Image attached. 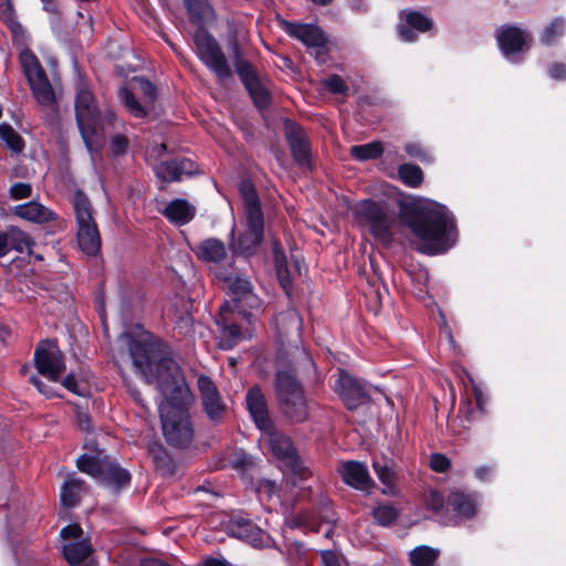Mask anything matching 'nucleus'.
Segmentation results:
<instances>
[{"mask_svg": "<svg viewBox=\"0 0 566 566\" xmlns=\"http://www.w3.org/2000/svg\"><path fill=\"white\" fill-rule=\"evenodd\" d=\"M275 387L283 416L292 423H301L307 420V400L294 373L287 369H279Z\"/></svg>", "mask_w": 566, "mask_h": 566, "instance_id": "39448f33", "label": "nucleus"}, {"mask_svg": "<svg viewBox=\"0 0 566 566\" xmlns=\"http://www.w3.org/2000/svg\"><path fill=\"white\" fill-rule=\"evenodd\" d=\"M193 41L199 59L223 81L231 75L230 65L217 40L203 28H199Z\"/></svg>", "mask_w": 566, "mask_h": 566, "instance_id": "1a4fd4ad", "label": "nucleus"}, {"mask_svg": "<svg viewBox=\"0 0 566 566\" xmlns=\"http://www.w3.org/2000/svg\"><path fill=\"white\" fill-rule=\"evenodd\" d=\"M302 318L295 310H287L275 317L279 340L297 346L302 333Z\"/></svg>", "mask_w": 566, "mask_h": 566, "instance_id": "6ab92c4d", "label": "nucleus"}, {"mask_svg": "<svg viewBox=\"0 0 566 566\" xmlns=\"http://www.w3.org/2000/svg\"><path fill=\"white\" fill-rule=\"evenodd\" d=\"M129 350L136 369L164 396L159 413L166 441L177 448L188 446L193 437L188 413L193 396L180 367L158 339L132 340Z\"/></svg>", "mask_w": 566, "mask_h": 566, "instance_id": "f257e3e1", "label": "nucleus"}, {"mask_svg": "<svg viewBox=\"0 0 566 566\" xmlns=\"http://www.w3.org/2000/svg\"><path fill=\"white\" fill-rule=\"evenodd\" d=\"M32 93L39 104L52 106L55 103V94L46 74L29 81Z\"/></svg>", "mask_w": 566, "mask_h": 566, "instance_id": "f704fd0d", "label": "nucleus"}, {"mask_svg": "<svg viewBox=\"0 0 566 566\" xmlns=\"http://www.w3.org/2000/svg\"><path fill=\"white\" fill-rule=\"evenodd\" d=\"M548 74L554 80L566 78V65L562 63L554 64L549 70Z\"/></svg>", "mask_w": 566, "mask_h": 566, "instance_id": "4d7b16f0", "label": "nucleus"}, {"mask_svg": "<svg viewBox=\"0 0 566 566\" xmlns=\"http://www.w3.org/2000/svg\"><path fill=\"white\" fill-rule=\"evenodd\" d=\"M243 201V231L230 243L233 253L251 256L256 253L264 234V217L254 186L249 180L240 184Z\"/></svg>", "mask_w": 566, "mask_h": 566, "instance_id": "20e7f679", "label": "nucleus"}, {"mask_svg": "<svg viewBox=\"0 0 566 566\" xmlns=\"http://www.w3.org/2000/svg\"><path fill=\"white\" fill-rule=\"evenodd\" d=\"M35 367L50 381H56L65 371L64 355L55 342H41L34 353Z\"/></svg>", "mask_w": 566, "mask_h": 566, "instance_id": "f8f14e48", "label": "nucleus"}, {"mask_svg": "<svg viewBox=\"0 0 566 566\" xmlns=\"http://www.w3.org/2000/svg\"><path fill=\"white\" fill-rule=\"evenodd\" d=\"M405 149L410 156L426 160L427 154L419 144H407Z\"/></svg>", "mask_w": 566, "mask_h": 566, "instance_id": "13d9d810", "label": "nucleus"}, {"mask_svg": "<svg viewBox=\"0 0 566 566\" xmlns=\"http://www.w3.org/2000/svg\"><path fill=\"white\" fill-rule=\"evenodd\" d=\"M335 390L348 409H356L368 402L370 398L368 387L343 369L339 370L338 379L335 381Z\"/></svg>", "mask_w": 566, "mask_h": 566, "instance_id": "4468645a", "label": "nucleus"}, {"mask_svg": "<svg viewBox=\"0 0 566 566\" xmlns=\"http://www.w3.org/2000/svg\"><path fill=\"white\" fill-rule=\"evenodd\" d=\"M284 30L291 36L300 40L308 49L315 51L316 59L324 61L327 39L321 28L314 24L283 22Z\"/></svg>", "mask_w": 566, "mask_h": 566, "instance_id": "2eb2a0df", "label": "nucleus"}, {"mask_svg": "<svg viewBox=\"0 0 566 566\" xmlns=\"http://www.w3.org/2000/svg\"><path fill=\"white\" fill-rule=\"evenodd\" d=\"M401 20L405 21V24L399 25V36L406 42L416 41L415 31L426 32L432 28L431 20L420 12H402Z\"/></svg>", "mask_w": 566, "mask_h": 566, "instance_id": "393cba45", "label": "nucleus"}, {"mask_svg": "<svg viewBox=\"0 0 566 566\" xmlns=\"http://www.w3.org/2000/svg\"><path fill=\"white\" fill-rule=\"evenodd\" d=\"M374 520L381 526L389 525V506L379 505L373 512Z\"/></svg>", "mask_w": 566, "mask_h": 566, "instance_id": "5fc2aeb1", "label": "nucleus"}, {"mask_svg": "<svg viewBox=\"0 0 566 566\" xmlns=\"http://www.w3.org/2000/svg\"><path fill=\"white\" fill-rule=\"evenodd\" d=\"M43 10L50 14L57 15L60 13L56 0H41Z\"/></svg>", "mask_w": 566, "mask_h": 566, "instance_id": "052dcab7", "label": "nucleus"}, {"mask_svg": "<svg viewBox=\"0 0 566 566\" xmlns=\"http://www.w3.org/2000/svg\"><path fill=\"white\" fill-rule=\"evenodd\" d=\"M493 472L492 467H479L475 469V476L481 481H486Z\"/></svg>", "mask_w": 566, "mask_h": 566, "instance_id": "e2e57ef3", "label": "nucleus"}, {"mask_svg": "<svg viewBox=\"0 0 566 566\" xmlns=\"http://www.w3.org/2000/svg\"><path fill=\"white\" fill-rule=\"evenodd\" d=\"M119 97L135 117H144L147 107L156 99V88L146 78L134 77L130 88H120Z\"/></svg>", "mask_w": 566, "mask_h": 566, "instance_id": "9d476101", "label": "nucleus"}, {"mask_svg": "<svg viewBox=\"0 0 566 566\" xmlns=\"http://www.w3.org/2000/svg\"><path fill=\"white\" fill-rule=\"evenodd\" d=\"M373 467L379 480L385 484V486H387L389 482V469L387 461L385 459L379 460L375 458Z\"/></svg>", "mask_w": 566, "mask_h": 566, "instance_id": "603ef678", "label": "nucleus"}, {"mask_svg": "<svg viewBox=\"0 0 566 566\" xmlns=\"http://www.w3.org/2000/svg\"><path fill=\"white\" fill-rule=\"evenodd\" d=\"M254 104L259 108H264L269 104V93L268 91L260 84V82H254L251 85L247 86Z\"/></svg>", "mask_w": 566, "mask_h": 566, "instance_id": "a18cd8bd", "label": "nucleus"}, {"mask_svg": "<svg viewBox=\"0 0 566 566\" xmlns=\"http://www.w3.org/2000/svg\"><path fill=\"white\" fill-rule=\"evenodd\" d=\"M231 49H232V55H233V63L235 66V71L238 75L240 76L243 84L247 86L251 85L254 82H258V77L255 75V72L253 70V66L250 62L244 60L242 57V53L239 46V43L237 40H233L231 42Z\"/></svg>", "mask_w": 566, "mask_h": 566, "instance_id": "72a5a7b5", "label": "nucleus"}, {"mask_svg": "<svg viewBox=\"0 0 566 566\" xmlns=\"http://www.w3.org/2000/svg\"><path fill=\"white\" fill-rule=\"evenodd\" d=\"M443 503H444L443 496L437 491L430 490L424 495L426 506L434 512H438L439 510H441L443 506Z\"/></svg>", "mask_w": 566, "mask_h": 566, "instance_id": "8fccbe9b", "label": "nucleus"}, {"mask_svg": "<svg viewBox=\"0 0 566 566\" xmlns=\"http://www.w3.org/2000/svg\"><path fill=\"white\" fill-rule=\"evenodd\" d=\"M75 115L81 136L90 153H97L105 144L106 134L115 130L120 124L112 111L99 112L92 92L83 84L77 88Z\"/></svg>", "mask_w": 566, "mask_h": 566, "instance_id": "7ed1b4c3", "label": "nucleus"}, {"mask_svg": "<svg viewBox=\"0 0 566 566\" xmlns=\"http://www.w3.org/2000/svg\"><path fill=\"white\" fill-rule=\"evenodd\" d=\"M430 468L439 473H443L449 470L451 463L450 460L442 453H433L429 460Z\"/></svg>", "mask_w": 566, "mask_h": 566, "instance_id": "09e8293b", "label": "nucleus"}, {"mask_svg": "<svg viewBox=\"0 0 566 566\" xmlns=\"http://www.w3.org/2000/svg\"><path fill=\"white\" fill-rule=\"evenodd\" d=\"M350 155L360 161L376 159L384 153L382 144L373 142L364 145H355L349 149Z\"/></svg>", "mask_w": 566, "mask_h": 566, "instance_id": "ea45409f", "label": "nucleus"}, {"mask_svg": "<svg viewBox=\"0 0 566 566\" xmlns=\"http://www.w3.org/2000/svg\"><path fill=\"white\" fill-rule=\"evenodd\" d=\"M565 33V21L560 18H556L548 24L542 33V42L551 45L555 43Z\"/></svg>", "mask_w": 566, "mask_h": 566, "instance_id": "c03bdc74", "label": "nucleus"}, {"mask_svg": "<svg viewBox=\"0 0 566 566\" xmlns=\"http://www.w3.org/2000/svg\"><path fill=\"white\" fill-rule=\"evenodd\" d=\"M262 431L272 454L284 461L292 472L300 475L302 479L306 478V470L302 465L291 439L283 432L276 431L273 426L270 430Z\"/></svg>", "mask_w": 566, "mask_h": 566, "instance_id": "ddd939ff", "label": "nucleus"}, {"mask_svg": "<svg viewBox=\"0 0 566 566\" xmlns=\"http://www.w3.org/2000/svg\"><path fill=\"white\" fill-rule=\"evenodd\" d=\"M34 245V240L15 226H8L0 230V256L9 254L11 251L31 254Z\"/></svg>", "mask_w": 566, "mask_h": 566, "instance_id": "f3484780", "label": "nucleus"}, {"mask_svg": "<svg viewBox=\"0 0 566 566\" xmlns=\"http://www.w3.org/2000/svg\"><path fill=\"white\" fill-rule=\"evenodd\" d=\"M227 528L230 535L244 539L253 546H262L264 544L265 533L247 518H232Z\"/></svg>", "mask_w": 566, "mask_h": 566, "instance_id": "b1692460", "label": "nucleus"}, {"mask_svg": "<svg viewBox=\"0 0 566 566\" xmlns=\"http://www.w3.org/2000/svg\"><path fill=\"white\" fill-rule=\"evenodd\" d=\"M448 504L458 516L463 518L473 517L478 509V502L474 495L461 491H452L448 497Z\"/></svg>", "mask_w": 566, "mask_h": 566, "instance_id": "7c9ffc66", "label": "nucleus"}, {"mask_svg": "<svg viewBox=\"0 0 566 566\" xmlns=\"http://www.w3.org/2000/svg\"><path fill=\"white\" fill-rule=\"evenodd\" d=\"M254 315L252 312L234 311L229 305H221L216 319L220 348L231 349L243 339L250 338Z\"/></svg>", "mask_w": 566, "mask_h": 566, "instance_id": "423d86ee", "label": "nucleus"}, {"mask_svg": "<svg viewBox=\"0 0 566 566\" xmlns=\"http://www.w3.org/2000/svg\"><path fill=\"white\" fill-rule=\"evenodd\" d=\"M193 251L198 259L211 263H220L228 255L224 243L216 238L201 241Z\"/></svg>", "mask_w": 566, "mask_h": 566, "instance_id": "c85d7f7f", "label": "nucleus"}, {"mask_svg": "<svg viewBox=\"0 0 566 566\" xmlns=\"http://www.w3.org/2000/svg\"><path fill=\"white\" fill-rule=\"evenodd\" d=\"M99 480L109 486L119 489L129 483L130 475L126 470L119 468L109 459Z\"/></svg>", "mask_w": 566, "mask_h": 566, "instance_id": "e433bc0d", "label": "nucleus"}, {"mask_svg": "<svg viewBox=\"0 0 566 566\" xmlns=\"http://www.w3.org/2000/svg\"><path fill=\"white\" fill-rule=\"evenodd\" d=\"M261 488L266 491L269 493V495L271 496L272 494H274L276 492V485L274 482H271V481H265Z\"/></svg>", "mask_w": 566, "mask_h": 566, "instance_id": "774afa93", "label": "nucleus"}, {"mask_svg": "<svg viewBox=\"0 0 566 566\" xmlns=\"http://www.w3.org/2000/svg\"><path fill=\"white\" fill-rule=\"evenodd\" d=\"M77 421L80 427L83 430L90 431L91 430V417L85 412H78L77 413Z\"/></svg>", "mask_w": 566, "mask_h": 566, "instance_id": "0e129e2a", "label": "nucleus"}, {"mask_svg": "<svg viewBox=\"0 0 566 566\" xmlns=\"http://www.w3.org/2000/svg\"><path fill=\"white\" fill-rule=\"evenodd\" d=\"M63 386L69 389L72 392H75L77 395H82L77 389V382L75 380V377L70 374L63 379Z\"/></svg>", "mask_w": 566, "mask_h": 566, "instance_id": "680f3d73", "label": "nucleus"}, {"mask_svg": "<svg viewBox=\"0 0 566 566\" xmlns=\"http://www.w3.org/2000/svg\"><path fill=\"white\" fill-rule=\"evenodd\" d=\"M29 35L27 34L25 43L22 45H15L19 49V59L23 72L28 78V82L42 76L45 74L39 59L35 54L28 48Z\"/></svg>", "mask_w": 566, "mask_h": 566, "instance_id": "2f4dec72", "label": "nucleus"}, {"mask_svg": "<svg viewBox=\"0 0 566 566\" xmlns=\"http://www.w3.org/2000/svg\"><path fill=\"white\" fill-rule=\"evenodd\" d=\"M160 213L171 223L184 226L195 218L196 207L186 199H174L160 210Z\"/></svg>", "mask_w": 566, "mask_h": 566, "instance_id": "a878e982", "label": "nucleus"}, {"mask_svg": "<svg viewBox=\"0 0 566 566\" xmlns=\"http://www.w3.org/2000/svg\"><path fill=\"white\" fill-rule=\"evenodd\" d=\"M190 22L200 27L216 19V11L208 0H182Z\"/></svg>", "mask_w": 566, "mask_h": 566, "instance_id": "bb28decb", "label": "nucleus"}, {"mask_svg": "<svg viewBox=\"0 0 566 566\" xmlns=\"http://www.w3.org/2000/svg\"><path fill=\"white\" fill-rule=\"evenodd\" d=\"M323 83L333 94H345L348 91V86L339 75H331Z\"/></svg>", "mask_w": 566, "mask_h": 566, "instance_id": "49530a36", "label": "nucleus"}, {"mask_svg": "<svg viewBox=\"0 0 566 566\" xmlns=\"http://www.w3.org/2000/svg\"><path fill=\"white\" fill-rule=\"evenodd\" d=\"M83 534V530L77 524L67 525L66 527L62 528L61 536L63 538H74L78 539Z\"/></svg>", "mask_w": 566, "mask_h": 566, "instance_id": "6e6d98bb", "label": "nucleus"}, {"mask_svg": "<svg viewBox=\"0 0 566 566\" xmlns=\"http://www.w3.org/2000/svg\"><path fill=\"white\" fill-rule=\"evenodd\" d=\"M0 139L14 153H21L24 148L22 137L7 123L0 124Z\"/></svg>", "mask_w": 566, "mask_h": 566, "instance_id": "79ce46f5", "label": "nucleus"}, {"mask_svg": "<svg viewBox=\"0 0 566 566\" xmlns=\"http://www.w3.org/2000/svg\"><path fill=\"white\" fill-rule=\"evenodd\" d=\"M10 198L13 200H21L31 197L32 187L27 182L13 184L9 189Z\"/></svg>", "mask_w": 566, "mask_h": 566, "instance_id": "de8ad7c7", "label": "nucleus"}, {"mask_svg": "<svg viewBox=\"0 0 566 566\" xmlns=\"http://www.w3.org/2000/svg\"><path fill=\"white\" fill-rule=\"evenodd\" d=\"M142 566H170V565L160 559L148 558V559L143 560Z\"/></svg>", "mask_w": 566, "mask_h": 566, "instance_id": "338daca9", "label": "nucleus"}, {"mask_svg": "<svg viewBox=\"0 0 566 566\" xmlns=\"http://www.w3.org/2000/svg\"><path fill=\"white\" fill-rule=\"evenodd\" d=\"M398 177L406 186L417 188L422 184L423 172L417 165L403 164L398 169Z\"/></svg>", "mask_w": 566, "mask_h": 566, "instance_id": "a19ab883", "label": "nucleus"}, {"mask_svg": "<svg viewBox=\"0 0 566 566\" xmlns=\"http://www.w3.org/2000/svg\"><path fill=\"white\" fill-rule=\"evenodd\" d=\"M92 548L86 541H80L65 544L63 554L67 563L72 566L77 565L85 560L91 554Z\"/></svg>", "mask_w": 566, "mask_h": 566, "instance_id": "58836bf2", "label": "nucleus"}, {"mask_svg": "<svg viewBox=\"0 0 566 566\" xmlns=\"http://www.w3.org/2000/svg\"><path fill=\"white\" fill-rule=\"evenodd\" d=\"M224 289L230 294V300L222 305H229L230 308L241 312L258 313L261 307L260 298L253 293L251 282L238 275L227 276L224 279Z\"/></svg>", "mask_w": 566, "mask_h": 566, "instance_id": "9b49d317", "label": "nucleus"}, {"mask_svg": "<svg viewBox=\"0 0 566 566\" xmlns=\"http://www.w3.org/2000/svg\"><path fill=\"white\" fill-rule=\"evenodd\" d=\"M496 38L503 54L507 59H512L515 53L523 52L530 48V34L513 25L500 29Z\"/></svg>", "mask_w": 566, "mask_h": 566, "instance_id": "a211bd4d", "label": "nucleus"}, {"mask_svg": "<svg viewBox=\"0 0 566 566\" xmlns=\"http://www.w3.org/2000/svg\"><path fill=\"white\" fill-rule=\"evenodd\" d=\"M128 139L122 134H115L111 140V148L114 155H122L127 150Z\"/></svg>", "mask_w": 566, "mask_h": 566, "instance_id": "864d4df0", "label": "nucleus"}, {"mask_svg": "<svg viewBox=\"0 0 566 566\" xmlns=\"http://www.w3.org/2000/svg\"><path fill=\"white\" fill-rule=\"evenodd\" d=\"M273 259L279 282L286 294L291 292V276L287 268V260L282 247L277 241L272 243Z\"/></svg>", "mask_w": 566, "mask_h": 566, "instance_id": "c9c22d12", "label": "nucleus"}, {"mask_svg": "<svg viewBox=\"0 0 566 566\" xmlns=\"http://www.w3.org/2000/svg\"><path fill=\"white\" fill-rule=\"evenodd\" d=\"M323 566H347V562L333 551H323L321 554Z\"/></svg>", "mask_w": 566, "mask_h": 566, "instance_id": "3c124183", "label": "nucleus"}, {"mask_svg": "<svg viewBox=\"0 0 566 566\" xmlns=\"http://www.w3.org/2000/svg\"><path fill=\"white\" fill-rule=\"evenodd\" d=\"M399 218L416 235L417 250L423 254L446 253L458 240L455 218L439 202L428 199L402 200Z\"/></svg>", "mask_w": 566, "mask_h": 566, "instance_id": "f03ea898", "label": "nucleus"}, {"mask_svg": "<svg viewBox=\"0 0 566 566\" xmlns=\"http://www.w3.org/2000/svg\"><path fill=\"white\" fill-rule=\"evenodd\" d=\"M202 566H231L226 559L209 557L202 562Z\"/></svg>", "mask_w": 566, "mask_h": 566, "instance_id": "69168bd1", "label": "nucleus"}, {"mask_svg": "<svg viewBox=\"0 0 566 566\" xmlns=\"http://www.w3.org/2000/svg\"><path fill=\"white\" fill-rule=\"evenodd\" d=\"M338 472L345 484L358 491L369 492L374 486V482L369 476L368 469L363 462H343L338 468Z\"/></svg>", "mask_w": 566, "mask_h": 566, "instance_id": "aec40b11", "label": "nucleus"}, {"mask_svg": "<svg viewBox=\"0 0 566 566\" xmlns=\"http://www.w3.org/2000/svg\"><path fill=\"white\" fill-rule=\"evenodd\" d=\"M247 407L256 427L262 430H270L273 422L269 416L265 397L258 386L249 389L247 397Z\"/></svg>", "mask_w": 566, "mask_h": 566, "instance_id": "4be33fe9", "label": "nucleus"}, {"mask_svg": "<svg viewBox=\"0 0 566 566\" xmlns=\"http://www.w3.org/2000/svg\"><path fill=\"white\" fill-rule=\"evenodd\" d=\"M73 208L77 222L78 247L85 254L96 255L101 249V235L93 219L91 202L82 191L74 193Z\"/></svg>", "mask_w": 566, "mask_h": 566, "instance_id": "0eeeda50", "label": "nucleus"}, {"mask_svg": "<svg viewBox=\"0 0 566 566\" xmlns=\"http://www.w3.org/2000/svg\"><path fill=\"white\" fill-rule=\"evenodd\" d=\"M438 552L428 547L420 546L410 553V562L412 566H436Z\"/></svg>", "mask_w": 566, "mask_h": 566, "instance_id": "37998d69", "label": "nucleus"}, {"mask_svg": "<svg viewBox=\"0 0 566 566\" xmlns=\"http://www.w3.org/2000/svg\"><path fill=\"white\" fill-rule=\"evenodd\" d=\"M12 211L14 216L34 223H44L54 218L52 211L35 201L18 205Z\"/></svg>", "mask_w": 566, "mask_h": 566, "instance_id": "c756f323", "label": "nucleus"}, {"mask_svg": "<svg viewBox=\"0 0 566 566\" xmlns=\"http://www.w3.org/2000/svg\"><path fill=\"white\" fill-rule=\"evenodd\" d=\"M196 164L188 158H177L170 161L160 163L156 167V175L164 181L172 182L196 172Z\"/></svg>", "mask_w": 566, "mask_h": 566, "instance_id": "5701e85b", "label": "nucleus"}, {"mask_svg": "<svg viewBox=\"0 0 566 566\" xmlns=\"http://www.w3.org/2000/svg\"><path fill=\"white\" fill-rule=\"evenodd\" d=\"M84 491V482L74 476H69L61 489V503L66 507L78 504L81 494Z\"/></svg>", "mask_w": 566, "mask_h": 566, "instance_id": "4c0bfd02", "label": "nucleus"}, {"mask_svg": "<svg viewBox=\"0 0 566 566\" xmlns=\"http://www.w3.org/2000/svg\"><path fill=\"white\" fill-rule=\"evenodd\" d=\"M0 20L10 29L14 45L25 43L27 32L22 24L18 22L13 4L10 0H0Z\"/></svg>", "mask_w": 566, "mask_h": 566, "instance_id": "cd10ccee", "label": "nucleus"}, {"mask_svg": "<svg viewBox=\"0 0 566 566\" xmlns=\"http://www.w3.org/2000/svg\"><path fill=\"white\" fill-rule=\"evenodd\" d=\"M197 387L208 418L212 421H220L226 413L227 406L216 384L208 376L200 375L197 379Z\"/></svg>", "mask_w": 566, "mask_h": 566, "instance_id": "dca6fc26", "label": "nucleus"}, {"mask_svg": "<svg viewBox=\"0 0 566 566\" xmlns=\"http://www.w3.org/2000/svg\"><path fill=\"white\" fill-rule=\"evenodd\" d=\"M356 221L368 229L385 247L389 244V218L385 203L373 200L359 201L354 208Z\"/></svg>", "mask_w": 566, "mask_h": 566, "instance_id": "6e6552de", "label": "nucleus"}, {"mask_svg": "<svg viewBox=\"0 0 566 566\" xmlns=\"http://www.w3.org/2000/svg\"><path fill=\"white\" fill-rule=\"evenodd\" d=\"M285 136L293 158L301 166L310 165L311 149L308 139L303 129L293 122L285 123Z\"/></svg>", "mask_w": 566, "mask_h": 566, "instance_id": "412c9836", "label": "nucleus"}, {"mask_svg": "<svg viewBox=\"0 0 566 566\" xmlns=\"http://www.w3.org/2000/svg\"><path fill=\"white\" fill-rule=\"evenodd\" d=\"M30 381L36 387V389L46 397H52L54 395L52 388L50 386L44 385L36 376H32Z\"/></svg>", "mask_w": 566, "mask_h": 566, "instance_id": "bf43d9fd", "label": "nucleus"}, {"mask_svg": "<svg viewBox=\"0 0 566 566\" xmlns=\"http://www.w3.org/2000/svg\"><path fill=\"white\" fill-rule=\"evenodd\" d=\"M108 460L109 458L102 452H97L96 454L85 453L77 459L76 465L81 472L99 480Z\"/></svg>", "mask_w": 566, "mask_h": 566, "instance_id": "473e14b6", "label": "nucleus"}]
</instances>
